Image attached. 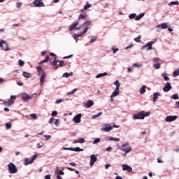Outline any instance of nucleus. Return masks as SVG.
Here are the masks:
<instances>
[{
  "label": "nucleus",
  "instance_id": "1",
  "mask_svg": "<svg viewBox=\"0 0 179 179\" xmlns=\"http://www.w3.org/2000/svg\"><path fill=\"white\" fill-rule=\"evenodd\" d=\"M92 21L87 20L83 23V24L79 26V22H76L69 26V30L72 31V30H80V32L86 34L89 30V26H90ZM79 26V27H78Z\"/></svg>",
  "mask_w": 179,
  "mask_h": 179
},
{
  "label": "nucleus",
  "instance_id": "2",
  "mask_svg": "<svg viewBox=\"0 0 179 179\" xmlns=\"http://www.w3.org/2000/svg\"><path fill=\"white\" fill-rule=\"evenodd\" d=\"M150 112L141 111L133 115V120H145V117H149Z\"/></svg>",
  "mask_w": 179,
  "mask_h": 179
},
{
  "label": "nucleus",
  "instance_id": "3",
  "mask_svg": "<svg viewBox=\"0 0 179 179\" xmlns=\"http://www.w3.org/2000/svg\"><path fill=\"white\" fill-rule=\"evenodd\" d=\"M122 152H124L125 155L124 156H127V153H129V152L132 151V148L131 146H129V143H126L121 145L120 148Z\"/></svg>",
  "mask_w": 179,
  "mask_h": 179
},
{
  "label": "nucleus",
  "instance_id": "4",
  "mask_svg": "<svg viewBox=\"0 0 179 179\" xmlns=\"http://www.w3.org/2000/svg\"><path fill=\"white\" fill-rule=\"evenodd\" d=\"M8 166L10 174H16L17 173V168H16V166L13 163H10Z\"/></svg>",
  "mask_w": 179,
  "mask_h": 179
},
{
  "label": "nucleus",
  "instance_id": "5",
  "mask_svg": "<svg viewBox=\"0 0 179 179\" xmlns=\"http://www.w3.org/2000/svg\"><path fill=\"white\" fill-rule=\"evenodd\" d=\"M37 159V155H34L31 159L25 158L24 159V164L27 166L28 164H31L35 160Z\"/></svg>",
  "mask_w": 179,
  "mask_h": 179
},
{
  "label": "nucleus",
  "instance_id": "6",
  "mask_svg": "<svg viewBox=\"0 0 179 179\" xmlns=\"http://www.w3.org/2000/svg\"><path fill=\"white\" fill-rule=\"evenodd\" d=\"M32 3L36 8H43L45 6L44 3H43V0H35Z\"/></svg>",
  "mask_w": 179,
  "mask_h": 179
},
{
  "label": "nucleus",
  "instance_id": "7",
  "mask_svg": "<svg viewBox=\"0 0 179 179\" xmlns=\"http://www.w3.org/2000/svg\"><path fill=\"white\" fill-rule=\"evenodd\" d=\"M0 47L3 51H9V47L8 46V43L5 41H1L0 42Z\"/></svg>",
  "mask_w": 179,
  "mask_h": 179
},
{
  "label": "nucleus",
  "instance_id": "8",
  "mask_svg": "<svg viewBox=\"0 0 179 179\" xmlns=\"http://www.w3.org/2000/svg\"><path fill=\"white\" fill-rule=\"evenodd\" d=\"M152 44H155V41L148 42L147 44L143 46V50H146V51H150V50H152L153 48L152 47Z\"/></svg>",
  "mask_w": 179,
  "mask_h": 179
},
{
  "label": "nucleus",
  "instance_id": "9",
  "mask_svg": "<svg viewBox=\"0 0 179 179\" xmlns=\"http://www.w3.org/2000/svg\"><path fill=\"white\" fill-rule=\"evenodd\" d=\"M81 119L82 114H78L73 117V121L75 122V124H80V122L82 121Z\"/></svg>",
  "mask_w": 179,
  "mask_h": 179
},
{
  "label": "nucleus",
  "instance_id": "10",
  "mask_svg": "<svg viewBox=\"0 0 179 179\" xmlns=\"http://www.w3.org/2000/svg\"><path fill=\"white\" fill-rule=\"evenodd\" d=\"M96 162H97V155H92L90 156V166H93V164H94Z\"/></svg>",
  "mask_w": 179,
  "mask_h": 179
},
{
  "label": "nucleus",
  "instance_id": "11",
  "mask_svg": "<svg viewBox=\"0 0 179 179\" xmlns=\"http://www.w3.org/2000/svg\"><path fill=\"white\" fill-rule=\"evenodd\" d=\"M113 129V126L110 124H106L105 127H102L101 131H103V132H110Z\"/></svg>",
  "mask_w": 179,
  "mask_h": 179
},
{
  "label": "nucleus",
  "instance_id": "12",
  "mask_svg": "<svg viewBox=\"0 0 179 179\" xmlns=\"http://www.w3.org/2000/svg\"><path fill=\"white\" fill-rule=\"evenodd\" d=\"M177 118H178V117L174 115V116H167L165 119V121L166 122H171L173 121H176V120H177Z\"/></svg>",
  "mask_w": 179,
  "mask_h": 179
},
{
  "label": "nucleus",
  "instance_id": "13",
  "mask_svg": "<svg viewBox=\"0 0 179 179\" xmlns=\"http://www.w3.org/2000/svg\"><path fill=\"white\" fill-rule=\"evenodd\" d=\"M171 89H172L171 84H170V83H166L165 84V86L163 88V90L164 92H170Z\"/></svg>",
  "mask_w": 179,
  "mask_h": 179
},
{
  "label": "nucleus",
  "instance_id": "14",
  "mask_svg": "<svg viewBox=\"0 0 179 179\" xmlns=\"http://www.w3.org/2000/svg\"><path fill=\"white\" fill-rule=\"evenodd\" d=\"M122 170L124 171H128L129 173H131V171H132V167L129 166L128 164H123Z\"/></svg>",
  "mask_w": 179,
  "mask_h": 179
},
{
  "label": "nucleus",
  "instance_id": "15",
  "mask_svg": "<svg viewBox=\"0 0 179 179\" xmlns=\"http://www.w3.org/2000/svg\"><path fill=\"white\" fill-rule=\"evenodd\" d=\"M58 61H57V57L54 58V61L50 62V65H52V66H53V68L55 69H58Z\"/></svg>",
  "mask_w": 179,
  "mask_h": 179
},
{
  "label": "nucleus",
  "instance_id": "16",
  "mask_svg": "<svg viewBox=\"0 0 179 179\" xmlns=\"http://www.w3.org/2000/svg\"><path fill=\"white\" fill-rule=\"evenodd\" d=\"M21 96H22V100H24L25 101H27V100H29V99H31V97H33V96H30V95L26 93L22 94Z\"/></svg>",
  "mask_w": 179,
  "mask_h": 179
},
{
  "label": "nucleus",
  "instance_id": "17",
  "mask_svg": "<svg viewBox=\"0 0 179 179\" xmlns=\"http://www.w3.org/2000/svg\"><path fill=\"white\" fill-rule=\"evenodd\" d=\"M159 96H160V92H155L153 94V98H152L153 103H156V101H157V99H159Z\"/></svg>",
  "mask_w": 179,
  "mask_h": 179
},
{
  "label": "nucleus",
  "instance_id": "18",
  "mask_svg": "<svg viewBox=\"0 0 179 179\" xmlns=\"http://www.w3.org/2000/svg\"><path fill=\"white\" fill-rule=\"evenodd\" d=\"M40 82H41V86H43V84L44 83V82H45V73H42L41 76Z\"/></svg>",
  "mask_w": 179,
  "mask_h": 179
},
{
  "label": "nucleus",
  "instance_id": "19",
  "mask_svg": "<svg viewBox=\"0 0 179 179\" xmlns=\"http://www.w3.org/2000/svg\"><path fill=\"white\" fill-rule=\"evenodd\" d=\"M157 29H169V25L167 23H162V24L157 25Z\"/></svg>",
  "mask_w": 179,
  "mask_h": 179
},
{
  "label": "nucleus",
  "instance_id": "20",
  "mask_svg": "<svg viewBox=\"0 0 179 179\" xmlns=\"http://www.w3.org/2000/svg\"><path fill=\"white\" fill-rule=\"evenodd\" d=\"M78 19L82 20H87V14L84 13V14H80L78 16Z\"/></svg>",
  "mask_w": 179,
  "mask_h": 179
},
{
  "label": "nucleus",
  "instance_id": "21",
  "mask_svg": "<svg viewBox=\"0 0 179 179\" xmlns=\"http://www.w3.org/2000/svg\"><path fill=\"white\" fill-rule=\"evenodd\" d=\"M15 100H16L15 96H11L10 99L8 100V102L12 106L15 103Z\"/></svg>",
  "mask_w": 179,
  "mask_h": 179
},
{
  "label": "nucleus",
  "instance_id": "22",
  "mask_svg": "<svg viewBox=\"0 0 179 179\" xmlns=\"http://www.w3.org/2000/svg\"><path fill=\"white\" fill-rule=\"evenodd\" d=\"M83 36H85V34H83V32H80V34H74V38L76 40V43H78V38L83 37Z\"/></svg>",
  "mask_w": 179,
  "mask_h": 179
},
{
  "label": "nucleus",
  "instance_id": "23",
  "mask_svg": "<svg viewBox=\"0 0 179 179\" xmlns=\"http://www.w3.org/2000/svg\"><path fill=\"white\" fill-rule=\"evenodd\" d=\"M93 104H94V102L92 100H89L86 103V108H90V107H92Z\"/></svg>",
  "mask_w": 179,
  "mask_h": 179
},
{
  "label": "nucleus",
  "instance_id": "24",
  "mask_svg": "<svg viewBox=\"0 0 179 179\" xmlns=\"http://www.w3.org/2000/svg\"><path fill=\"white\" fill-rule=\"evenodd\" d=\"M120 94V89L115 88V91L112 93V96L116 97V96H118Z\"/></svg>",
  "mask_w": 179,
  "mask_h": 179
},
{
  "label": "nucleus",
  "instance_id": "25",
  "mask_svg": "<svg viewBox=\"0 0 179 179\" xmlns=\"http://www.w3.org/2000/svg\"><path fill=\"white\" fill-rule=\"evenodd\" d=\"M91 6L92 5L90 4L88 1H87L86 5L84 6V8L81 10V12H83L84 10H87V9H89V8H90Z\"/></svg>",
  "mask_w": 179,
  "mask_h": 179
},
{
  "label": "nucleus",
  "instance_id": "26",
  "mask_svg": "<svg viewBox=\"0 0 179 179\" xmlns=\"http://www.w3.org/2000/svg\"><path fill=\"white\" fill-rule=\"evenodd\" d=\"M70 150L73 152H82L83 150L80 149V148L77 147V148H71Z\"/></svg>",
  "mask_w": 179,
  "mask_h": 179
},
{
  "label": "nucleus",
  "instance_id": "27",
  "mask_svg": "<svg viewBox=\"0 0 179 179\" xmlns=\"http://www.w3.org/2000/svg\"><path fill=\"white\" fill-rule=\"evenodd\" d=\"M22 76H24V78H27L29 79V78H31V75L30 74V73H27L26 71H24L22 73Z\"/></svg>",
  "mask_w": 179,
  "mask_h": 179
},
{
  "label": "nucleus",
  "instance_id": "28",
  "mask_svg": "<svg viewBox=\"0 0 179 179\" xmlns=\"http://www.w3.org/2000/svg\"><path fill=\"white\" fill-rule=\"evenodd\" d=\"M146 92V86L143 85L141 89H140V93L141 94H143L144 93Z\"/></svg>",
  "mask_w": 179,
  "mask_h": 179
},
{
  "label": "nucleus",
  "instance_id": "29",
  "mask_svg": "<svg viewBox=\"0 0 179 179\" xmlns=\"http://www.w3.org/2000/svg\"><path fill=\"white\" fill-rule=\"evenodd\" d=\"M50 60V56L47 55L45 58V59L42 60L41 62H40V64L41 65V64H44L45 62H48V61Z\"/></svg>",
  "mask_w": 179,
  "mask_h": 179
},
{
  "label": "nucleus",
  "instance_id": "30",
  "mask_svg": "<svg viewBox=\"0 0 179 179\" xmlns=\"http://www.w3.org/2000/svg\"><path fill=\"white\" fill-rule=\"evenodd\" d=\"M143 16H145V13H142L136 17L135 20H141V19H142Z\"/></svg>",
  "mask_w": 179,
  "mask_h": 179
},
{
  "label": "nucleus",
  "instance_id": "31",
  "mask_svg": "<svg viewBox=\"0 0 179 179\" xmlns=\"http://www.w3.org/2000/svg\"><path fill=\"white\" fill-rule=\"evenodd\" d=\"M102 114V112H99L98 114L93 115L92 118V120H96V118H99V117H100V115H101Z\"/></svg>",
  "mask_w": 179,
  "mask_h": 179
},
{
  "label": "nucleus",
  "instance_id": "32",
  "mask_svg": "<svg viewBox=\"0 0 179 179\" xmlns=\"http://www.w3.org/2000/svg\"><path fill=\"white\" fill-rule=\"evenodd\" d=\"M162 76L164 78V80H166V82L170 80V78H169V76H167L166 73H162Z\"/></svg>",
  "mask_w": 179,
  "mask_h": 179
},
{
  "label": "nucleus",
  "instance_id": "33",
  "mask_svg": "<svg viewBox=\"0 0 179 179\" xmlns=\"http://www.w3.org/2000/svg\"><path fill=\"white\" fill-rule=\"evenodd\" d=\"M38 75H41L43 73V68L41 66L36 67Z\"/></svg>",
  "mask_w": 179,
  "mask_h": 179
},
{
  "label": "nucleus",
  "instance_id": "34",
  "mask_svg": "<svg viewBox=\"0 0 179 179\" xmlns=\"http://www.w3.org/2000/svg\"><path fill=\"white\" fill-rule=\"evenodd\" d=\"M73 74L72 73H64L63 74V78H69L70 76H72Z\"/></svg>",
  "mask_w": 179,
  "mask_h": 179
},
{
  "label": "nucleus",
  "instance_id": "35",
  "mask_svg": "<svg viewBox=\"0 0 179 179\" xmlns=\"http://www.w3.org/2000/svg\"><path fill=\"white\" fill-rule=\"evenodd\" d=\"M102 76H107V73H99L96 76V79H99V78H101Z\"/></svg>",
  "mask_w": 179,
  "mask_h": 179
},
{
  "label": "nucleus",
  "instance_id": "36",
  "mask_svg": "<svg viewBox=\"0 0 179 179\" xmlns=\"http://www.w3.org/2000/svg\"><path fill=\"white\" fill-rule=\"evenodd\" d=\"M109 141H113L115 142H120V138L115 137L109 138Z\"/></svg>",
  "mask_w": 179,
  "mask_h": 179
},
{
  "label": "nucleus",
  "instance_id": "37",
  "mask_svg": "<svg viewBox=\"0 0 179 179\" xmlns=\"http://www.w3.org/2000/svg\"><path fill=\"white\" fill-rule=\"evenodd\" d=\"M153 67L155 68V69H160V64L159 63L154 64Z\"/></svg>",
  "mask_w": 179,
  "mask_h": 179
},
{
  "label": "nucleus",
  "instance_id": "38",
  "mask_svg": "<svg viewBox=\"0 0 179 179\" xmlns=\"http://www.w3.org/2000/svg\"><path fill=\"white\" fill-rule=\"evenodd\" d=\"M114 85H116V89H120V86H121V84L120 83V81H118V80H116L114 83Z\"/></svg>",
  "mask_w": 179,
  "mask_h": 179
},
{
  "label": "nucleus",
  "instance_id": "39",
  "mask_svg": "<svg viewBox=\"0 0 179 179\" xmlns=\"http://www.w3.org/2000/svg\"><path fill=\"white\" fill-rule=\"evenodd\" d=\"M171 98L173 99V100H178V99H179L178 94H175L172 95V96Z\"/></svg>",
  "mask_w": 179,
  "mask_h": 179
},
{
  "label": "nucleus",
  "instance_id": "40",
  "mask_svg": "<svg viewBox=\"0 0 179 179\" xmlns=\"http://www.w3.org/2000/svg\"><path fill=\"white\" fill-rule=\"evenodd\" d=\"M129 19H136V14H135V13L130 14V15H129Z\"/></svg>",
  "mask_w": 179,
  "mask_h": 179
},
{
  "label": "nucleus",
  "instance_id": "41",
  "mask_svg": "<svg viewBox=\"0 0 179 179\" xmlns=\"http://www.w3.org/2000/svg\"><path fill=\"white\" fill-rule=\"evenodd\" d=\"M141 35H139L137 38H134V41H136V43H141Z\"/></svg>",
  "mask_w": 179,
  "mask_h": 179
},
{
  "label": "nucleus",
  "instance_id": "42",
  "mask_svg": "<svg viewBox=\"0 0 179 179\" xmlns=\"http://www.w3.org/2000/svg\"><path fill=\"white\" fill-rule=\"evenodd\" d=\"M18 64L20 66H23L24 65V62H23L22 59L18 60Z\"/></svg>",
  "mask_w": 179,
  "mask_h": 179
},
{
  "label": "nucleus",
  "instance_id": "43",
  "mask_svg": "<svg viewBox=\"0 0 179 179\" xmlns=\"http://www.w3.org/2000/svg\"><path fill=\"white\" fill-rule=\"evenodd\" d=\"M75 92H78V89H74L73 90H71V92H68V95L70 96V94H73V93H75Z\"/></svg>",
  "mask_w": 179,
  "mask_h": 179
},
{
  "label": "nucleus",
  "instance_id": "44",
  "mask_svg": "<svg viewBox=\"0 0 179 179\" xmlns=\"http://www.w3.org/2000/svg\"><path fill=\"white\" fill-rule=\"evenodd\" d=\"M179 76V68L173 72V76Z\"/></svg>",
  "mask_w": 179,
  "mask_h": 179
},
{
  "label": "nucleus",
  "instance_id": "45",
  "mask_svg": "<svg viewBox=\"0 0 179 179\" xmlns=\"http://www.w3.org/2000/svg\"><path fill=\"white\" fill-rule=\"evenodd\" d=\"M56 173H57V174H58L59 176V174H60V176H64V175L65 174V173H64V171H59V170H57V171H56Z\"/></svg>",
  "mask_w": 179,
  "mask_h": 179
},
{
  "label": "nucleus",
  "instance_id": "46",
  "mask_svg": "<svg viewBox=\"0 0 179 179\" xmlns=\"http://www.w3.org/2000/svg\"><path fill=\"white\" fill-rule=\"evenodd\" d=\"M6 129H9L10 128H12V124L6 123Z\"/></svg>",
  "mask_w": 179,
  "mask_h": 179
},
{
  "label": "nucleus",
  "instance_id": "47",
  "mask_svg": "<svg viewBox=\"0 0 179 179\" xmlns=\"http://www.w3.org/2000/svg\"><path fill=\"white\" fill-rule=\"evenodd\" d=\"M60 103H64V99H58L55 101V104H60Z\"/></svg>",
  "mask_w": 179,
  "mask_h": 179
},
{
  "label": "nucleus",
  "instance_id": "48",
  "mask_svg": "<svg viewBox=\"0 0 179 179\" xmlns=\"http://www.w3.org/2000/svg\"><path fill=\"white\" fill-rule=\"evenodd\" d=\"M178 4H179L178 1H171V2L169 3V5H178Z\"/></svg>",
  "mask_w": 179,
  "mask_h": 179
},
{
  "label": "nucleus",
  "instance_id": "49",
  "mask_svg": "<svg viewBox=\"0 0 179 179\" xmlns=\"http://www.w3.org/2000/svg\"><path fill=\"white\" fill-rule=\"evenodd\" d=\"M59 66H65V62L64 61H60L59 63Z\"/></svg>",
  "mask_w": 179,
  "mask_h": 179
},
{
  "label": "nucleus",
  "instance_id": "50",
  "mask_svg": "<svg viewBox=\"0 0 179 179\" xmlns=\"http://www.w3.org/2000/svg\"><path fill=\"white\" fill-rule=\"evenodd\" d=\"M96 40H97V37L96 36H93L91 40H90V43H94V41H96Z\"/></svg>",
  "mask_w": 179,
  "mask_h": 179
},
{
  "label": "nucleus",
  "instance_id": "51",
  "mask_svg": "<svg viewBox=\"0 0 179 179\" xmlns=\"http://www.w3.org/2000/svg\"><path fill=\"white\" fill-rule=\"evenodd\" d=\"M37 148H38V149H41V148L42 147V146H44V143H38L37 144Z\"/></svg>",
  "mask_w": 179,
  "mask_h": 179
},
{
  "label": "nucleus",
  "instance_id": "52",
  "mask_svg": "<svg viewBox=\"0 0 179 179\" xmlns=\"http://www.w3.org/2000/svg\"><path fill=\"white\" fill-rule=\"evenodd\" d=\"M31 118H33L34 120H37V115L32 113L31 114Z\"/></svg>",
  "mask_w": 179,
  "mask_h": 179
},
{
  "label": "nucleus",
  "instance_id": "53",
  "mask_svg": "<svg viewBox=\"0 0 179 179\" xmlns=\"http://www.w3.org/2000/svg\"><path fill=\"white\" fill-rule=\"evenodd\" d=\"M3 104H4V106H7L8 107L12 106V105L8 102V101H4V102H3Z\"/></svg>",
  "mask_w": 179,
  "mask_h": 179
},
{
  "label": "nucleus",
  "instance_id": "54",
  "mask_svg": "<svg viewBox=\"0 0 179 179\" xmlns=\"http://www.w3.org/2000/svg\"><path fill=\"white\" fill-rule=\"evenodd\" d=\"M54 121H55V119H54V117H51V118L49 120V124H53V123H54Z\"/></svg>",
  "mask_w": 179,
  "mask_h": 179
},
{
  "label": "nucleus",
  "instance_id": "55",
  "mask_svg": "<svg viewBox=\"0 0 179 179\" xmlns=\"http://www.w3.org/2000/svg\"><path fill=\"white\" fill-rule=\"evenodd\" d=\"M78 143H85V138H80L78 140Z\"/></svg>",
  "mask_w": 179,
  "mask_h": 179
},
{
  "label": "nucleus",
  "instance_id": "56",
  "mask_svg": "<svg viewBox=\"0 0 179 179\" xmlns=\"http://www.w3.org/2000/svg\"><path fill=\"white\" fill-rule=\"evenodd\" d=\"M44 137L45 138L46 141L51 139V136L50 135H45Z\"/></svg>",
  "mask_w": 179,
  "mask_h": 179
},
{
  "label": "nucleus",
  "instance_id": "57",
  "mask_svg": "<svg viewBox=\"0 0 179 179\" xmlns=\"http://www.w3.org/2000/svg\"><path fill=\"white\" fill-rule=\"evenodd\" d=\"M157 163H163V160L162 159V157L157 158Z\"/></svg>",
  "mask_w": 179,
  "mask_h": 179
},
{
  "label": "nucleus",
  "instance_id": "58",
  "mask_svg": "<svg viewBox=\"0 0 179 179\" xmlns=\"http://www.w3.org/2000/svg\"><path fill=\"white\" fill-rule=\"evenodd\" d=\"M57 114H58V113L55 110L52 111V117H56Z\"/></svg>",
  "mask_w": 179,
  "mask_h": 179
},
{
  "label": "nucleus",
  "instance_id": "59",
  "mask_svg": "<svg viewBox=\"0 0 179 179\" xmlns=\"http://www.w3.org/2000/svg\"><path fill=\"white\" fill-rule=\"evenodd\" d=\"M100 142V138H96L93 141L94 144L99 143Z\"/></svg>",
  "mask_w": 179,
  "mask_h": 179
},
{
  "label": "nucleus",
  "instance_id": "60",
  "mask_svg": "<svg viewBox=\"0 0 179 179\" xmlns=\"http://www.w3.org/2000/svg\"><path fill=\"white\" fill-rule=\"evenodd\" d=\"M159 61H160V59L157 57H155L153 59V62H159Z\"/></svg>",
  "mask_w": 179,
  "mask_h": 179
},
{
  "label": "nucleus",
  "instance_id": "61",
  "mask_svg": "<svg viewBox=\"0 0 179 179\" xmlns=\"http://www.w3.org/2000/svg\"><path fill=\"white\" fill-rule=\"evenodd\" d=\"M112 50L113 51V54H115L117 52V51H118V48H112Z\"/></svg>",
  "mask_w": 179,
  "mask_h": 179
},
{
  "label": "nucleus",
  "instance_id": "62",
  "mask_svg": "<svg viewBox=\"0 0 179 179\" xmlns=\"http://www.w3.org/2000/svg\"><path fill=\"white\" fill-rule=\"evenodd\" d=\"M20 6H22V3H20V2L17 3L16 7H17V8H20Z\"/></svg>",
  "mask_w": 179,
  "mask_h": 179
},
{
  "label": "nucleus",
  "instance_id": "63",
  "mask_svg": "<svg viewBox=\"0 0 179 179\" xmlns=\"http://www.w3.org/2000/svg\"><path fill=\"white\" fill-rule=\"evenodd\" d=\"M175 108H179V101L178 102H176Z\"/></svg>",
  "mask_w": 179,
  "mask_h": 179
},
{
  "label": "nucleus",
  "instance_id": "64",
  "mask_svg": "<svg viewBox=\"0 0 179 179\" xmlns=\"http://www.w3.org/2000/svg\"><path fill=\"white\" fill-rule=\"evenodd\" d=\"M45 179H51V176H50V175H46V176H45Z\"/></svg>",
  "mask_w": 179,
  "mask_h": 179
}]
</instances>
